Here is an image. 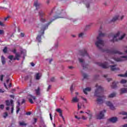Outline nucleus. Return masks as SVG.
<instances>
[{
	"label": "nucleus",
	"mask_w": 127,
	"mask_h": 127,
	"mask_svg": "<svg viewBox=\"0 0 127 127\" xmlns=\"http://www.w3.org/2000/svg\"><path fill=\"white\" fill-rule=\"evenodd\" d=\"M11 52L14 53V54H15V58H13L14 57L13 55H10L8 57V59H9L10 61H12V60H13V61H15V60L19 61V58L21 56L19 53H16V49H14L11 51Z\"/></svg>",
	"instance_id": "4"
},
{
	"label": "nucleus",
	"mask_w": 127,
	"mask_h": 127,
	"mask_svg": "<svg viewBox=\"0 0 127 127\" xmlns=\"http://www.w3.org/2000/svg\"><path fill=\"white\" fill-rule=\"evenodd\" d=\"M38 15L40 16V20L41 22H46V19L43 18L44 16H45V12H43L42 10H40L38 12Z\"/></svg>",
	"instance_id": "7"
},
{
	"label": "nucleus",
	"mask_w": 127,
	"mask_h": 127,
	"mask_svg": "<svg viewBox=\"0 0 127 127\" xmlns=\"http://www.w3.org/2000/svg\"><path fill=\"white\" fill-rule=\"evenodd\" d=\"M50 118L51 119V121H52V120H53L52 114H51V113L50 114Z\"/></svg>",
	"instance_id": "51"
},
{
	"label": "nucleus",
	"mask_w": 127,
	"mask_h": 127,
	"mask_svg": "<svg viewBox=\"0 0 127 127\" xmlns=\"http://www.w3.org/2000/svg\"><path fill=\"white\" fill-rule=\"evenodd\" d=\"M119 19V16H116L114 17L113 18L111 21H113V22H115V21L118 20Z\"/></svg>",
	"instance_id": "27"
},
{
	"label": "nucleus",
	"mask_w": 127,
	"mask_h": 127,
	"mask_svg": "<svg viewBox=\"0 0 127 127\" xmlns=\"http://www.w3.org/2000/svg\"><path fill=\"white\" fill-rule=\"evenodd\" d=\"M78 61L79 63H81V66L83 67V69H86V68H88V65L85 64V62L84 61V60L79 58Z\"/></svg>",
	"instance_id": "9"
},
{
	"label": "nucleus",
	"mask_w": 127,
	"mask_h": 127,
	"mask_svg": "<svg viewBox=\"0 0 127 127\" xmlns=\"http://www.w3.org/2000/svg\"><path fill=\"white\" fill-rule=\"evenodd\" d=\"M116 66L117 65H110L109 67L111 68V71H118L120 70V68L119 67L116 68Z\"/></svg>",
	"instance_id": "16"
},
{
	"label": "nucleus",
	"mask_w": 127,
	"mask_h": 127,
	"mask_svg": "<svg viewBox=\"0 0 127 127\" xmlns=\"http://www.w3.org/2000/svg\"><path fill=\"white\" fill-rule=\"evenodd\" d=\"M7 52V47H5L3 49V52H4V53H6Z\"/></svg>",
	"instance_id": "35"
},
{
	"label": "nucleus",
	"mask_w": 127,
	"mask_h": 127,
	"mask_svg": "<svg viewBox=\"0 0 127 127\" xmlns=\"http://www.w3.org/2000/svg\"><path fill=\"white\" fill-rule=\"evenodd\" d=\"M36 95L40 96V87L38 86L37 89L35 90Z\"/></svg>",
	"instance_id": "20"
},
{
	"label": "nucleus",
	"mask_w": 127,
	"mask_h": 127,
	"mask_svg": "<svg viewBox=\"0 0 127 127\" xmlns=\"http://www.w3.org/2000/svg\"><path fill=\"white\" fill-rule=\"evenodd\" d=\"M104 113H106V110H104L103 111H101L99 115L97 116V119L98 120H102L104 117Z\"/></svg>",
	"instance_id": "12"
},
{
	"label": "nucleus",
	"mask_w": 127,
	"mask_h": 127,
	"mask_svg": "<svg viewBox=\"0 0 127 127\" xmlns=\"http://www.w3.org/2000/svg\"><path fill=\"white\" fill-rule=\"evenodd\" d=\"M50 89H51V85H49L47 90V92H48Z\"/></svg>",
	"instance_id": "45"
},
{
	"label": "nucleus",
	"mask_w": 127,
	"mask_h": 127,
	"mask_svg": "<svg viewBox=\"0 0 127 127\" xmlns=\"http://www.w3.org/2000/svg\"><path fill=\"white\" fill-rule=\"evenodd\" d=\"M51 82H55V77H52L51 78Z\"/></svg>",
	"instance_id": "41"
},
{
	"label": "nucleus",
	"mask_w": 127,
	"mask_h": 127,
	"mask_svg": "<svg viewBox=\"0 0 127 127\" xmlns=\"http://www.w3.org/2000/svg\"><path fill=\"white\" fill-rule=\"evenodd\" d=\"M98 65L100 66V67H102L104 69H107L108 67V63L105 62L103 64L98 63Z\"/></svg>",
	"instance_id": "13"
},
{
	"label": "nucleus",
	"mask_w": 127,
	"mask_h": 127,
	"mask_svg": "<svg viewBox=\"0 0 127 127\" xmlns=\"http://www.w3.org/2000/svg\"><path fill=\"white\" fill-rule=\"evenodd\" d=\"M36 80H40V78H41V74L40 73H37L35 74Z\"/></svg>",
	"instance_id": "22"
},
{
	"label": "nucleus",
	"mask_w": 127,
	"mask_h": 127,
	"mask_svg": "<svg viewBox=\"0 0 127 127\" xmlns=\"http://www.w3.org/2000/svg\"><path fill=\"white\" fill-rule=\"evenodd\" d=\"M9 82V79H7L6 81V83L7 84Z\"/></svg>",
	"instance_id": "63"
},
{
	"label": "nucleus",
	"mask_w": 127,
	"mask_h": 127,
	"mask_svg": "<svg viewBox=\"0 0 127 127\" xmlns=\"http://www.w3.org/2000/svg\"><path fill=\"white\" fill-rule=\"evenodd\" d=\"M19 111H20V108L18 106H17L16 114H18Z\"/></svg>",
	"instance_id": "39"
},
{
	"label": "nucleus",
	"mask_w": 127,
	"mask_h": 127,
	"mask_svg": "<svg viewBox=\"0 0 127 127\" xmlns=\"http://www.w3.org/2000/svg\"><path fill=\"white\" fill-rule=\"evenodd\" d=\"M106 104L107 106H108V107L110 108L111 110H116V108L114 107V105L112 103H111V102L107 101L106 102Z\"/></svg>",
	"instance_id": "14"
},
{
	"label": "nucleus",
	"mask_w": 127,
	"mask_h": 127,
	"mask_svg": "<svg viewBox=\"0 0 127 127\" xmlns=\"http://www.w3.org/2000/svg\"><path fill=\"white\" fill-rule=\"evenodd\" d=\"M84 33H80L78 35V37H79L80 38H83L84 37Z\"/></svg>",
	"instance_id": "30"
},
{
	"label": "nucleus",
	"mask_w": 127,
	"mask_h": 127,
	"mask_svg": "<svg viewBox=\"0 0 127 127\" xmlns=\"http://www.w3.org/2000/svg\"><path fill=\"white\" fill-rule=\"evenodd\" d=\"M101 50L102 52H106V53H110V54H119V55H122L123 54V53H121L117 50H111L109 49H105Z\"/></svg>",
	"instance_id": "6"
},
{
	"label": "nucleus",
	"mask_w": 127,
	"mask_h": 127,
	"mask_svg": "<svg viewBox=\"0 0 127 127\" xmlns=\"http://www.w3.org/2000/svg\"><path fill=\"white\" fill-rule=\"evenodd\" d=\"M26 125L27 124L24 123L23 122L19 123V125L22 126V127H23V126H26Z\"/></svg>",
	"instance_id": "32"
},
{
	"label": "nucleus",
	"mask_w": 127,
	"mask_h": 127,
	"mask_svg": "<svg viewBox=\"0 0 127 127\" xmlns=\"http://www.w3.org/2000/svg\"><path fill=\"white\" fill-rule=\"evenodd\" d=\"M7 116H8V114H7V112H5L4 113V116H3L4 119H5L7 117Z\"/></svg>",
	"instance_id": "36"
},
{
	"label": "nucleus",
	"mask_w": 127,
	"mask_h": 127,
	"mask_svg": "<svg viewBox=\"0 0 127 127\" xmlns=\"http://www.w3.org/2000/svg\"><path fill=\"white\" fill-rule=\"evenodd\" d=\"M13 110H14V107H13V106H12L11 108V114H13Z\"/></svg>",
	"instance_id": "49"
},
{
	"label": "nucleus",
	"mask_w": 127,
	"mask_h": 127,
	"mask_svg": "<svg viewBox=\"0 0 127 127\" xmlns=\"http://www.w3.org/2000/svg\"><path fill=\"white\" fill-rule=\"evenodd\" d=\"M95 87L97 88V89L95 90L94 96H95V97H98V98L97 99V104H103V99H102V96H101V94L102 93L104 92V88L101 86H98V84H96Z\"/></svg>",
	"instance_id": "2"
},
{
	"label": "nucleus",
	"mask_w": 127,
	"mask_h": 127,
	"mask_svg": "<svg viewBox=\"0 0 127 127\" xmlns=\"http://www.w3.org/2000/svg\"><path fill=\"white\" fill-rule=\"evenodd\" d=\"M86 6L87 8L90 7V4H89V3L86 4Z\"/></svg>",
	"instance_id": "56"
},
{
	"label": "nucleus",
	"mask_w": 127,
	"mask_h": 127,
	"mask_svg": "<svg viewBox=\"0 0 127 127\" xmlns=\"http://www.w3.org/2000/svg\"><path fill=\"white\" fill-rule=\"evenodd\" d=\"M10 98H12V99H14V95H10Z\"/></svg>",
	"instance_id": "58"
},
{
	"label": "nucleus",
	"mask_w": 127,
	"mask_h": 127,
	"mask_svg": "<svg viewBox=\"0 0 127 127\" xmlns=\"http://www.w3.org/2000/svg\"><path fill=\"white\" fill-rule=\"evenodd\" d=\"M56 112H58V113H59L60 114V117H61L62 118L63 121H64V117H63V111L61 110L60 108L56 109Z\"/></svg>",
	"instance_id": "17"
},
{
	"label": "nucleus",
	"mask_w": 127,
	"mask_h": 127,
	"mask_svg": "<svg viewBox=\"0 0 127 127\" xmlns=\"http://www.w3.org/2000/svg\"><path fill=\"white\" fill-rule=\"evenodd\" d=\"M10 105L12 107H13V100H11L10 101Z\"/></svg>",
	"instance_id": "40"
},
{
	"label": "nucleus",
	"mask_w": 127,
	"mask_h": 127,
	"mask_svg": "<svg viewBox=\"0 0 127 127\" xmlns=\"http://www.w3.org/2000/svg\"><path fill=\"white\" fill-rule=\"evenodd\" d=\"M79 54L81 56H88L89 58H90V57L89 56V55L88 54V53H87V51H86V50H82L80 51Z\"/></svg>",
	"instance_id": "10"
},
{
	"label": "nucleus",
	"mask_w": 127,
	"mask_h": 127,
	"mask_svg": "<svg viewBox=\"0 0 127 127\" xmlns=\"http://www.w3.org/2000/svg\"><path fill=\"white\" fill-rule=\"evenodd\" d=\"M127 80H126V79H122L120 81V83H121V84H126V83H127Z\"/></svg>",
	"instance_id": "31"
},
{
	"label": "nucleus",
	"mask_w": 127,
	"mask_h": 127,
	"mask_svg": "<svg viewBox=\"0 0 127 127\" xmlns=\"http://www.w3.org/2000/svg\"><path fill=\"white\" fill-rule=\"evenodd\" d=\"M91 87H86V88L83 89V93L85 95H88V93L87 92L91 91Z\"/></svg>",
	"instance_id": "18"
},
{
	"label": "nucleus",
	"mask_w": 127,
	"mask_h": 127,
	"mask_svg": "<svg viewBox=\"0 0 127 127\" xmlns=\"http://www.w3.org/2000/svg\"><path fill=\"white\" fill-rule=\"evenodd\" d=\"M118 76H119V77H127V70L125 74H118Z\"/></svg>",
	"instance_id": "29"
},
{
	"label": "nucleus",
	"mask_w": 127,
	"mask_h": 127,
	"mask_svg": "<svg viewBox=\"0 0 127 127\" xmlns=\"http://www.w3.org/2000/svg\"><path fill=\"white\" fill-rule=\"evenodd\" d=\"M75 119H77V120H81V118L78 117L77 116H75Z\"/></svg>",
	"instance_id": "55"
},
{
	"label": "nucleus",
	"mask_w": 127,
	"mask_h": 127,
	"mask_svg": "<svg viewBox=\"0 0 127 127\" xmlns=\"http://www.w3.org/2000/svg\"><path fill=\"white\" fill-rule=\"evenodd\" d=\"M116 93H113L109 95L108 97L109 98H114V97H116Z\"/></svg>",
	"instance_id": "28"
},
{
	"label": "nucleus",
	"mask_w": 127,
	"mask_h": 127,
	"mask_svg": "<svg viewBox=\"0 0 127 127\" xmlns=\"http://www.w3.org/2000/svg\"><path fill=\"white\" fill-rule=\"evenodd\" d=\"M0 109L1 110H3V109H4V105H3V104L0 105Z\"/></svg>",
	"instance_id": "37"
},
{
	"label": "nucleus",
	"mask_w": 127,
	"mask_h": 127,
	"mask_svg": "<svg viewBox=\"0 0 127 127\" xmlns=\"http://www.w3.org/2000/svg\"><path fill=\"white\" fill-rule=\"evenodd\" d=\"M109 121L111 123H113V124H115V123L118 121V118L117 117H112L109 119Z\"/></svg>",
	"instance_id": "19"
},
{
	"label": "nucleus",
	"mask_w": 127,
	"mask_h": 127,
	"mask_svg": "<svg viewBox=\"0 0 127 127\" xmlns=\"http://www.w3.org/2000/svg\"><path fill=\"white\" fill-rule=\"evenodd\" d=\"M4 86L6 89H7V86H6V84H5V83H4Z\"/></svg>",
	"instance_id": "62"
},
{
	"label": "nucleus",
	"mask_w": 127,
	"mask_h": 127,
	"mask_svg": "<svg viewBox=\"0 0 127 127\" xmlns=\"http://www.w3.org/2000/svg\"><path fill=\"white\" fill-rule=\"evenodd\" d=\"M86 114H87V115H88L89 117V120H91V119H92V115L91 114H89V113H88L87 112H86Z\"/></svg>",
	"instance_id": "42"
},
{
	"label": "nucleus",
	"mask_w": 127,
	"mask_h": 127,
	"mask_svg": "<svg viewBox=\"0 0 127 127\" xmlns=\"http://www.w3.org/2000/svg\"><path fill=\"white\" fill-rule=\"evenodd\" d=\"M0 93H4V91L2 90L1 89H0Z\"/></svg>",
	"instance_id": "59"
},
{
	"label": "nucleus",
	"mask_w": 127,
	"mask_h": 127,
	"mask_svg": "<svg viewBox=\"0 0 127 127\" xmlns=\"http://www.w3.org/2000/svg\"><path fill=\"white\" fill-rule=\"evenodd\" d=\"M59 17H57L55 18V19H53L52 21H50L47 24H46L45 25H43L41 28V30L39 31V34H38L37 37H36V40L38 41V42H41V40H42V37H43L44 35V32L46 29L48 28V26L51 23H52V21L54 20H55V19H57V18H60Z\"/></svg>",
	"instance_id": "1"
},
{
	"label": "nucleus",
	"mask_w": 127,
	"mask_h": 127,
	"mask_svg": "<svg viewBox=\"0 0 127 127\" xmlns=\"http://www.w3.org/2000/svg\"><path fill=\"white\" fill-rule=\"evenodd\" d=\"M26 115L27 116H30V115H31V112H28L26 113Z\"/></svg>",
	"instance_id": "44"
},
{
	"label": "nucleus",
	"mask_w": 127,
	"mask_h": 127,
	"mask_svg": "<svg viewBox=\"0 0 127 127\" xmlns=\"http://www.w3.org/2000/svg\"><path fill=\"white\" fill-rule=\"evenodd\" d=\"M28 99L29 102V103H30V104H34V102H33V100H34V101H35V100H36V97L33 96L31 95H29L28 96ZM32 99H33V100H32Z\"/></svg>",
	"instance_id": "8"
},
{
	"label": "nucleus",
	"mask_w": 127,
	"mask_h": 127,
	"mask_svg": "<svg viewBox=\"0 0 127 127\" xmlns=\"http://www.w3.org/2000/svg\"><path fill=\"white\" fill-rule=\"evenodd\" d=\"M34 6H35L36 9L37 10H38L40 7H41V4L40 3L38 2V0H36L34 2Z\"/></svg>",
	"instance_id": "11"
},
{
	"label": "nucleus",
	"mask_w": 127,
	"mask_h": 127,
	"mask_svg": "<svg viewBox=\"0 0 127 127\" xmlns=\"http://www.w3.org/2000/svg\"><path fill=\"white\" fill-rule=\"evenodd\" d=\"M73 68L74 67H73L72 66H68L69 69H73Z\"/></svg>",
	"instance_id": "61"
},
{
	"label": "nucleus",
	"mask_w": 127,
	"mask_h": 127,
	"mask_svg": "<svg viewBox=\"0 0 127 127\" xmlns=\"http://www.w3.org/2000/svg\"><path fill=\"white\" fill-rule=\"evenodd\" d=\"M120 114H121V115H123L124 116H126V117H125L123 118V120H126V119H127V112H123L121 113Z\"/></svg>",
	"instance_id": "26"
},
{
	"label": "nucleus",
	"mask_w": 127,
	"mask_h": 127,
	"mask_svg": "<svg viewBox=\"0 0 127 127\" xmlns=\"http://www.w3.org/2000/svg\"><path fill=\"white\" fill-rule=\"evenodd\" d=\"M108 82H111L112 81V78H107Z\"/></svg>",
	"instance_id": "57"
},
{
	"label": "nucleus",
	"mask_w": 127,
	"mask_h": 127,
	"mask_svg": "<svg viewBox=\"0 0 127 127\" xmlns=\"http://www.w3.org/2000/svg\"><path fill=\"white\" fill-rule=\"evenodd\" d=\"M3 75H1L0 76V81H1V82H2L3 81Z\"/></svg>",
	"instance_id": "38"
},
{
	"label": "nucleus",
	"mask_w": 127,
	"mask_h": 127,
	"mask_svg": "<svg viewBox=\"0 0 127 127\" xmlns=\"http://www.w3.org/2000/svg\"><path fill=\"white\" fill-rule=\"evenodd\" d=\"M21 37H24V33H21Z\"/></svg>",
	"instance_id": "54"
},
{
	"label": "nucleus",
	"mask_w": 127,
	"mask_h": 127,
	"mask_svg": "<svg viewBox=\"0 0 127 127\" xmlns=\"http://www.w3.org/2000/svg\"><path fill=\"white\" fill-rule=\"evenodd\" d=\"M123 127H127V124H125L123 126Z\"/></svg>",
	"instance_id": "64"
},
{
	"label": "nucleus",
	"mask_w": 127,
	"mask_h": 127,
	"mask_svg": "<svg viewBox=\"0 0 127 127\" xmlns=\"http://www.w3.org/2000/svg\"><path fill=\"white\" fill-rule=\"evenodd\" d=\"M70 90L71 93H72L73 92V85H72L71 86Z\"/></svg>",
	"instance_id": "46"
},
{
	"label": "nucleus",
	"mask_w": 127,
	"mask_h": 127,
	"mask_svg": "<svg viewBox=\"0 0 127 127\" xmlns=\"http://www.w3.org/2000/svg\"><path fill=\"white\" fill-rule=\"evenodd\" d=\"M0 25L1 26H4V24H3L1 21H0Z\"/></svg>",
	"instance_id": "48"
},
{
	"label": "nucleus",
	"mask_w": 127,
	"mask_h": 127,
	"mask_svg": "<svg viewBox=\"0 0 127 127\" xmlns=\"http://www.w3.org/2000/svg\"><path fill=\"white\" fill-rule=\"evenodd\" d=\"M1 63L2 64V65H4V64H5L6 63V61H5V58H4V57L3 56H2L1 57Z\"/></svg>",
	"instance_id": "21"
},
{
	"label": "nucleus",
	"mask_w": 127,
	"mask_h": 127,
	"mask_svg": "<svg viewBox=\"0 0 127 127\" xmlns=\"http://www.w3.org/2000/svg\"><path fill=\"white\" fill-rule=\"evenodd\" d=\"M78 102H79V99L77 97H73L71 100V103H78Z\"/></svg>",
	"instance_id": "25"
},
{
	"label": "nucleus",
	"mask_w": 127,
	"mask_h": 127,
	"mask_svg": "<svg viewBox=\"0 0 127 127\" xmlns=\"http://www.w3.org/2000/svg\"><path fill=\"white\" fill-rule=\"evenodd\" d=\"M34 123H33V124L35 125V124H36V123H37V119L34 118Z\"/></svg>",
	"instance_id": "43"
},
{
	"label": "nucleus",
	"mask_w": 127,
	"mask_h": 127,
	"mask_svg": "<svg viewBox=\"0 0 127 127\" xmlns=\"http://www.w3.org/2000/svg\"><path fill=\"white\" fill-rule=\"evenodd\" d=\"M120 34H121L120 32H118L116 34L112 35V36H113V39L111 40L110 41L111 42H116L118 40H122V39H124V38H125V36H126V34H124L120 38H119V39H117V37L120 36Z\"/></svg>",
	"instance_id": "5"
},
{
	"label": "nucleus",
	"mask_w": 127,
	"mask_h": 127,
	"mask_svg": "<svg viewBox=\"0 0 127 127\" xmlns=\"http://www.w3.org/2000/svg\"><path fill=\"white\" fill-rule=\"evenodd\" d=\"M119 82H114L112 83V85H111V88H112V89H116V88H117V84H118Z\"/></svg>",
	"instance_id": "24"
},
{
	"label": "nucleus",
	"mask_w": 127,
	"mask_h": 127,
	"mask_svg": "<svg viewBox=\"0 0 127 127\" xmlns=\"http://www.w3.org/2000/svg\"><path fill=\"white\" fill-rule=\"evenodd\" d=\"M5 103H6V106H10V102H9V100H6Z\"/></svg>",
	"instance_id": "33"
},
{
	"label": "nucleus",
	"mask_w": 127,
	"mask_h": 127,
	"mask_svg": "<svg viewBox=\"0 0 127 127\" xmlns=\"http://www.w3.org/2000/svg\"><path fill=\"white\" fill-rule=\"evenodd\" d=\"M9 17H10L9 16H7L6 17H5V18H4L5 21H6V20H7V19H8V18H9Z\"/></svg>",
	"instance_id": "50"
},
{
	"label": "nucleus",
	"mask_w": 127,
	"mask_h": 127,
	"mask_svg": "<svg viewBox=\"0 0 127 127\" xmlns=\"http://www.w3.org/2000/svg\"><path fill=\"white\" fill-rule=\"evenodd\" d=\"M24 103H25V99H22V101L21 103V105L24 104Z\"/></svg>",
	"instance_id": "47"
},
{
	"label": "nucleus",
	"mask_w": 127,
	"mask_h": 127,
	"mask_svg": "<svg viewBox=\"0 0 127 127\" xmlns=\"http://www.w3.org/2000/svg\"><path fill=\"white\" fill-rule=\"evenodd\" d=\"M31 65L33 67L35 64L33 63H31Z\"/></svg>",
	"instance_id": "60"
},
{
	"label": "nucleus",
	"mask_w": 127,
	"mask_h": 127,
	"mask_svg": "<svg viewBox=\"0 0 127 127\" xmlns=\"http://www.w3.org/2000/svg\"><path fill=\"white\" fill-rule=\"evenodd\" d=\"M83 77L84 79H87V78H88V76L87 74L83 73Z\"/></svg>",
	"instance_id": "34"
},
{
	"label": "nucleus",
	"mask_w": 127,
	"mask_h": 127,
	"mask_svg": "<svg viewBox=\"0 0 127 127\" xmlns=\"http://www.w3.org/2000/svg\"><path fill=\"white\" fill-rule=\"evenodd\" d=\"M121 92L120 94H125L127 92V88H121L120 89Z\"/></svg>",
	"instance_id": "23"
},
{
	"label": "nucleus",
	"mask_w": 127,
	"mask_h": 127,
	"mask_svg": "<svg viewBox=\"0 0 127 127\" xmlns=\"http://www.w3.org/2000/svg\"><path fill=\"white\" fill-rule=\"evenodd\" d=\"M106 35L105 33L100 32L98 36L97 37V41L95 42V45L100 49L102 50V47H104L105 44H104V41L102 40L101 37H104Z\"/></svg>",
	"instance_id": "3"
},
{
	"label": "nucleus",
	"mask_w": 127,
	"mask_h": 127,
	"mask_svg": "<svg viewBox=\"0 0 127 127\" xmlns=\"http://www.w3.org/2000/svg\"><path fill=\"white\" fill-rule=\"evenodd\" d=\"M3 30H0V34H3Z\"/></svg>",
	"instance_id": "53"
},
{
	"label": "nucleus",
	"mask_w": 127,
	"mask_h": 127,
	"mask_svg": "<svg viewBox=\"0 0 127 127\" xmlns=\"http://www.w3.org/2000/svg\"><path fill=\"white\" fill-rule=\"evenodd\" d=\"M123 58L125 59V60H127V56H122L121 58H117L116 59H115V60L117 62H121L123 61Z\"/></svg>",
	"instance_id": "15"
},
{
	"label": "nucleus",
	"mask_w": 127,
	"mask_h": 127,
	"mask_svg": "<svg viewBox=\"0 0 127 127\" xmlns=\"http://www.w3.org/2000/svg\"><path fill=\"white\" fill-rule=\"evenodd\" d=\"M82 120H87V118L85 117L84 116H82Z\"/></svg>",
	"instance_id": "52"
}]
</instances>
